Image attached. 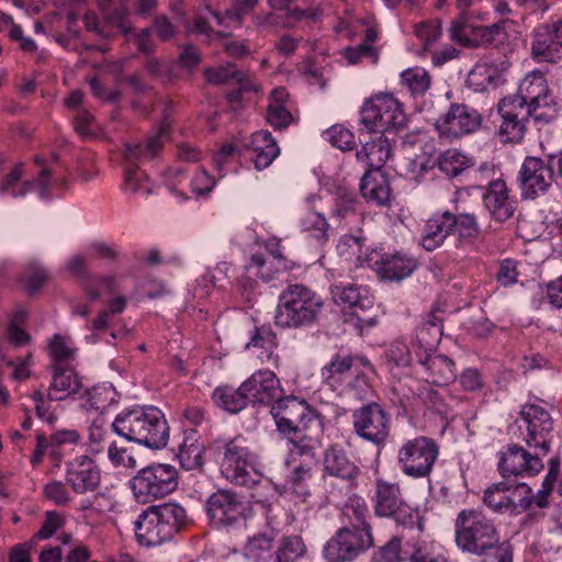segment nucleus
Here are the masks:
<instances>
[{"instance_id":"nucleus-52","label":"nucleus","mask_w":562,"mask_h":562,"mask_svg":"<svg viewBox=\"0 0 562 562\" xmlns=\"http://www.w3.org/2000/svg\"><path fill=\"white\" fill-rule=\"evenodd\" d=\"M409 562H449L446 554L435 542L422 541L413 546L408 554Z\"/></svg>"},{"instance_id":"nucleus-64","label":"nucleus","mask_w":562,"mask_h":562,"mask_svg":"<svg viewBox=\"0 0 562 562\" xmlns=\"http://www.w3.org/2000/svg\"><path fill=\"white\" fill-rule=\"evenodd\" d=\"M359 201L353 192L346 190H339L336 199V207L334 209V215L337 217H347L357 212Z\"/></svg>"},{"instance_id":"nucleus-61","label":"nucleus","mask_w":562,"mask_h":562,"mask_svg":"<svg viewBox=\"0 0 562 562\" xmlns=\"http://www.w3.org/2000/svg\"><path fill=\"white\" fill-rule=\"evenodd\" d=\"M379 554L383 562H406L409 552L402 548L401 538L393 537L379 549Z\"/></svg>"},{"instance_id":"nucleus-37","label":"nucleus","mask_w":562,"mask_h":562,"mask_svg":"<svg viewBox=\"0 0 562 562\" xmlns=\"http://www.w3.org/2000/svg\"><path fill=\"white\" fill-rule=\"evenodd\" d=\"M392 154V144L385 134H380L363 144L357 151L358 161L366 162V170H381Z\"/></svg>"},{"instance_id":"nucleus-59","label":"nucleus","mask_w":562,"mask_h":562,"mask_svg":"<svg viewBox=\"0 0 562 562\" xmlns=\"http://www.w3.org/2000/svg\"><path fill=\"white\" fill-rule=\"evenodd\" d=\"M330 144L342 151L352 150L356 147L353 133L342 125H334L326 131Z\"/></svg>"},{"instance_id":"nucleus-36","label":"nucleus","mask_w":562,"mask_h":562,"mask_svg":"<svg viewBox=\"0 0 562 562\" xmlns=\"http://www.w3.org/2000/svg\"><path fill=\"white\" fill-rule=\"evenodd\" d=\"M554 35L550 25H541L535 31L531 52L536 59L557 63L562 58V42Z\"/></svg>"},{"instance_id":"nucleus-42","label":"nucleus","mask_w":562,"mask_h":562,"mask_svg":"<svg viewBox=\"0 0 562 562\" xmlns=\"http://www.w3.org/2000/svg\"><path fill=\"white\" fill-rule=\"evenodd\" d=\"M443 335L442 321L431 311L416 330V340L425 353L435 351Z\"/></svg>"},{"instance_id":"nucleus-28","label":"nucleus","mask_w":562,"mask_h":562,"mask_svg":"<svg viewBox=\"0 0 562 562\" xmlns=\"http://www.w3.org/2000/svg\"><path fill=\"white\" fill-rule=\"evenodd\" d=\"M372 260V258L369 259V265L382 280L389 281H402L408 278L418 267V262L414 257L400 251L383 254L371 263Z\"/></svg>"},{"instance_id":"nucleus-17","label":"nucleus","mask_w":562,"mask_h":562,"mask_svg":"<svg viewBox=\"0 0 562 562\" xmlns=\"http://www.w3.org/2000/svg\"><path fill=\"white\" fill-rule=\"evenodd\" d=\"M475 173L481 180L487 182L485 192L482 194V201L491 217L498 223L512 218L517 209V200L510 194V190L503 179H494V167L483 164L475 170Z\"/></svg>"},{"instance_id":"nucleus-62","label":"nucleus","mask_w":562,"mask_h":562,"mask_svg":"<svg viewBox=\"0 0 562 562\" xmlns=\"http://www.w3.org/2000/svg\"><path fill=\"white\" fill-rule=\"evenodd\" d=\"M518 262L507 258L499 262L495 279L502 286H510L518 282Z\"/></svg>"},{"instance_id":"nucleus-4","label":"nucleus","mask_w":562,"mask_h":562,"mask_svg":"<svg viewBox=\"0 0 562 562\" xmlns=\"http://www.w3.org/2000/svg\"><path fill=\"white\" fill-rule=\"evenodd\" d=\"M191 522L187 509L179 503L151 505L138 515L135 536L139 544L156 547L172 540Z\"/></svg>"},{"instance_id":"nucleus-46","label":"nucleus","mask_w":562,"mask_h":562,"mask_svg":"<svg viewBox=\"0 0 562 562\" xmlns=\"http://www.w3.org/2000/svg\"><path fill=\"white\" fill-rule=\"evenodd\" d=\"M474 165L472 157H469L458 149H447L439 155L437 166L450 178L458 177Z\"/></svg>"},{"instance_id":"nucleus-16","label":"nucleus","mask_w":562,"mask_h":562,"mask_svg":"<svg viewBox=\"0 0 562 562\" xmlns=\"http://www.w3.org/2000/svg\"><path fill=\"white\" fill-rule=\"evenodd\" d=\"M352 430L363 441L376 448L386 445L391 434V415L379 403L370 402L352 411Z\"/></svg>"},{"instance_id":"nucleus-63","label":"nucleus","mask_w":562,"mask_h":562,"mask_svg":"<svg viewBox=\"0 0 562 562\" xmlns=\"http://www.w3.org/2000/svg\"><path fill=\"white\" fill-rule=\"evenodd\" d=\"M258 0H235L233 5L225 10V15L233 25L240 26L246 15L254 11Z\"/></svg>"},{"instance_id":"nucleus-31","label":"nucleus","mask_w":562,"mask_h":562,"mask_svg":"<svg viewBox=\"0 0 562 562\" xmlns=\"http://www.w3.org/2000/svg\"><path fill=\"white\" fill-rule=\"evenodd\" d=\"M418 363L425 370L424 379L428 383L447 385L457 376L454 362L447 356L428 352L418 358Z\"/></svg>"},{"instance_id":"nucleus-41","label":"nucleus","mask_w":562,"mask_h":562,"mask_svg":"<svg viewBox=\"0 0 562 562\" xmlns=\"http://www.w3.org/2000/svg\"><path fill=\"white\" fill-rule=\"evenodd\" d=\"M203 451L204 446L199 440L196 431L192 429L184 432L177 453L181 468L187 471L200 469L203 465Z\"/></svg>"},{"instance_id":"nucleus-6","label":"nucleus","mask_w":562,"mask_h":562,"mask_svg":"<svg viewBox=\"0 0 562 562\" xmlns=\"http://www.w3.org/2000/svg\"><path fill=\"white\" fill-rule=\"evenodd\" d=\"M480 234L473 213L454 214L449 211L434 214L424 225L420 244L427 251L439 248L449 235H456L460 244H473Z\"/></svg>"},{"instance_id":"nucleus-14","label":"nucleus","mask_w":562,"mask_h":562,"mask_svg":"<svg viewBox=\"0 0 562 562\" xmlns=\"http://www.w3.org/2000/svg\"><path fill=\"white\" fill-rule=\"evenodd\" d=\"M361 123L372 133L386 134L404 127L406 114L402 104L392 94H381L364 102Z\"/></svg>"},{"instance_id":"nucleus-58","label":"nucleus","mask_w":562,"mask_h":562,"mask_svg":"<svg viewBox=\"0 0 562 562\" xmlns=\"http://www.w3.org/2000/svg\"><path fill=\"white\" fill-rule=\"evenodd\" d=\"M363 246L364 238L353 235H344L337 244V251L341 257H345L346 260H352L355 257L357 261H360ZM356 265L358 266V262H356Z\"/></svg>"},{"instance_id":"nucleus-43","label":"nucleus","mask_w":562,"mask_h":562,"mask_svg":"<svg viewBox=\"0 0 562 562\" xmlns=\"http://www.w3.org/2000/svg\"><path fill=\"white\" fill-rule=\"evenodd\" d=\"M212 398L217 407L232 414L239 413L249 404L246 391H243V383L238 389L229 385L217 386Z\"/></svg>"},{"instance_id":"nucleus-3","label":"nucleus","mask_w":562,"mask_h":562,"mask_svg":"<svg viewBox=\"0 0 562 562\" xmlns=\"http://www.w3.org/2000/svg\"><path fill=\"white\" fill-rule=\"evenodd\" d=\"M207 449L218 463L223 476L231 483L252 488L261 482L258 457L244 436L216 438L209 443Z\"/></svg>"},{"instance_id":"nucleus-26","label":"nucleus","mask_w":562,"mask_h":562,"mask_svg":"<svg viewBox=\"0 0 562 562\" xmlns=\"http://www.w3.org/2000/svg\"><path fill=\"white\" fill-rule=\"evenodd\" d=\"M506 21L486 26L469 25L463 19L453 21L450 27L451 38L463 46L492 45L505 35Z\"/></svg>"},{"instance_id":"nucleus-24","label":"nucleus","mask_w":562,"mask_h":562,"mask_svg":"<svg viewBox=\"0 0 562 562\" xmlns=\"http://www.w3.org/2000/svg\"><path fill=\"white\" fill-rule=\"evenodd\" d=\"M481 123L482 116L475 109L467 104L453 103L448 112L436 121L435 126L440 135L458 138L473 133Z\"/></svg>"},{"instance_id":"nucleus-13","label":"nucleus","mask_w":562,"mask_h":562,"mask_svg":"<svg viewBox=\"0 0 562 562\" xmlns=\"http://www.w3.org/2000/svg\"><path fill=\"white\" fill-rule=\"evenodd\" d=\"M516 424L529 449L539 450L541 454L549 453L553 418L547 408L539 404H526L521 407Z\"/></svg>"},{"instance_id":"nucleus-5","label":"nucleus","mask_w":562,"mask_h":562,"mask_svg":"<svg viewBox=\"0 0 562 562\" xmlns=\"http://www.w3.org/2000/svg\"><path fill=\"white\" fill-rule=\"evenodd\" d=\"M323 306L322 297L308 286L289 284L278 297L276 325L286 329L310 327L318 322Z\"/></svg>"},{"instance_id":"nucleus-29","label":"nucleus","mask_w":562,"mask_h":562,"mask_svg":"<svg viewBox=\"0 0 562 562\" xmlns=\"http://www.w3.org/2000/svg\"><path fill=\"white\" fill-rule=\"evenodd\" d=\"M323 463L326 474L356 485L360 468L348 457L344 448L338 445L327 447L324 451Z\"/></svg>"},{"instance_id":"nucleus-48","label":"nucleus","mask_w":562,"mask_h":562,"mask_svg":"<svg viewBox=\"0 0 562 562\" xmlns=\"http://www.w3.org/2000/svg\"><path fill=\"white\" fill-rule=\"evenodd\" d=\"M313 473L312 469L304 464L296 465L290 473L286 484L296 502L306 503L311 497L310 484Z\"/></svg>"},{"instance_id":"nucleus-60","label":"nucleus","mask_w":562,"mask_h":562,"mask_svg":"<svg viewBox=\"0 0 562 562\" xmlns=\"http://www.w3.org/2000/svg\"><path fill=\"white\" fill-rule=\"evenodd\" d=\"M23 280L27 292L33 294L48 280V273L40 263L30 262L25 270Z\"/></svg>"},{"instance_id":"nucleus-23","label":"nucleus","mask_w":562,"mask_h":562,"mask_svg":"<svg viewBox=\"0 0 562 562\" xmlns=\"http://www.w3.org/2000/svg\"><path fill=\"white\" fill-rule=\"evenodd\" d=\"M497 111L502 117L498 128L502 142L519 143L525 136L526 123L530 117L533 120V113L512 95L499 100Z\"/></svg>"},{"instance_id":"nucleus-1","label":"nucleus","mask_w":562,"mask_h":562,"mask_svg":"<svg viewBox=\"0 0 562 562\" xmlns=\"http://www.w3.org/2000/svg\"><path fill=\"white\" fill-rule=\"evenodd\" d=\"M454 543L465 554L493 557L495 562H514V547L501 541L495 520L482 509L464 508L454 520Z\"/></svg>"},{"instance_id":"nucleus-30","label":"nucleus","mask_w":562,"mask_h":562,"mask_svg":"<svg viewBox=\"0 0 562 562\" xmlns=\"http://www.w3.org/2000/svg\"><path fill=\"white\" fill-rule=\"evenodd\" d=\"M330 293L336 304L349 307V310H368L374 306V296L366 286L351 282L335 281L330 285Z\"/></svg>"},{"instance_id":"nucleus-11","label":"nucleus","mask_w":562,"mask_h":562,"mask_svg":"<svg viewBox=\"0 0 562 562\" xmlns=\"http://www.w3.org/2000/svg\"><path fill=\"white\" fill-rule=\"evenodd\" d=\"M98 12L88 11L82 18L87 31L102 38H112L119 34L128 35L134 25L130 20V10L123 3L113 0H97Z\"/></svg>"},{"instance_id":"nucleus-57","label":"nucleus","mask_w":562,"mask_h":562,"mask_svg":"<svg viewBox=\"0 0 562 562\" xmlns=\"http://www.w3.org/2000/svg\"><path fill=\"white\" fill-rule=\"evenodd\" d=\"M373 308L374 306L368 310L353 307L350 312L346 313L345 323L351 325L362 334L364 329L374 327L378 324V317Z\"/></svg>"},{"instance_id":"nucleus-47","label":"nucleus","mask_w":562,"mask_h":562,"mask_svg":"<svg viewBox=\"0 0 562 562\" xmlns=\"http://www.w3.org/2000/svg\"><path fill=\"white\" fill-rule=\"evenodd\" d=\"M385 364L389 371L398 375L402 369L412 363V355L408 346L403 340H395L389 345L384 351Z\"/></svg>"},{"instance_id":"nucleus-33","label":"nucleus","mask_w":562,"mask_h":562,"mask_svg":"<svg viewBox=\"0 0 562 562\" xmlns=\"http://www.w3.org/2000/svg\"><path fill=\"white\" fill-rule=\"evenodd\" d=\"M359 189L368 202L385 206L391 200V187L387 176L382 170H366Z\"/></svg>"},{"instance_id":"nucleus-10","label":"nucleus","mask_w":562,"mask_h":562,"mask_svg":"<svg viewBox=\"0 0 562 562\" xmlns=\"http://www.w3.org/2000/svg\"><path fill=\"white\" fill-rule=\"evenodd\" d=\"M533 113V121L538 124H548L557 117L558 108L544 75L535 70L526 75L512 94Z\"/></svg>"},{"instance_id":"nucleus-12","label":"nucleus","mask_w":562,"mask_h":562,"mask_svg":"<svg viewBox=\"0 0 562 562\" xmlns=\"http://www.w3.org/2000/svg\"><path fill=\"white\" fill-rule=\"evenodd\" d=\"M483 504L496 514L518 515L536 505L532 490L526 483L510 484L507 481L493 483L483 492Z\"/></svg>"},{"instance_id":"nucleus-49","label":"nucleus","mask_w":562,"mask_h":562,"mask_svg":"<svg viewBox=\"0 0 562 562\" xmlns=\"http://www.w3.org/2000/svg\"><path fill=\"white\" fill-rule=\"evenodd\" d=\"M280 269H285V262L279 265L277 260H269L261 254H254L245 266L247 274H254L263 282L274 279Z\"/></svg>"},{"instance_id":"nucleus-54","label":"nucleus","mask_w":562,"mask_h":562,"mask_svg":"<svg viewBox=\"0 0 562 562\" xmlns=\"http://www.w3.org/2000/svg\"><path fill=\"white\" fill-rule=\"evenodd\" d=\"M549 471L542 482V488L535 495L536 506L544 508L548 505V496L552 492L553 485L558 479L560 472L561 460L560 457L555 456L549 460Z\"/></svg>"},{"instance_id":"nucleus-56","label":"nucleus","mask_w":562,"mask_h":562,"mask_svg":"<svg viewBox=\"0 0 562 562\" xmlns=\"http://www.w3.org/2000/svg\"><path fill=\"white\" fill-rule=\"evenodd\" d=\"M414 34L423 42V48L429 49L441 35L439 20L423 21L414 25Z\"/></svg>"},{"instance_id":"nucleus-27","label":"nucleus","mask_w":562,"mask_h":562,"mask_svg":"<svg viewBox=\"0 0 562 562\" xmlns=\"http://www.w3.org/2000/svg\"><path fill=\"white\" fill-rule=\"evenodd\" d=\"M66 482L76 494L94 492L101 484V471L93 459L79 456L67 463Z\"/></svg>"},{"instance_id":"nucleus-22","label":"nucleus","mask_w":562,"mask_h":562,"mask_svg":"<svg viewBox=\"0 0 562 562\" xmlns=\"http://www.w3.org/2000/svg\"><path fill=\"white\" fill-rule=\"evenodd\" d=\"M245 510V503L229 490H218L205 502V512L214 528H226L238 524L244 518Z\"/></svg>"},{"instance_id":"nucleus-40","label":"nucleus","mask_w":562,"mask_h":562,"mask_svg":"<svg viewBox=\"0 0 562 562\" xmlns=\"http://www.w3.org/2000/svg\"><path fill=\"white\" fill-rule=\"evenodd\" d=\"M289 93L283 87L274 88L269 97L266 120L274 130H284L293 121L292 113L286 109Z\"/></svg>"},{"instance_id":"nucleus-45","label":"nucleus","mask_w":562,"mask_h":562,"mask_svg":"<svg viewBox=\"0 0 562 562\" xmlns=\"http://www.w3.org/2000/svg\"><path fill=\"white\" fill-rule=\"evenodd\" d=\"M318 430L315 426H308L282 436L292 445L291 453L301 457H314L317 443L315 435Z\"/></svg>"},{"instance_id":"nucleus-55","label":"nucleus","mask_w":562,"mask_h":562,"mask_svg":"<svg viewBox=\"0 0 562 562\" xmlns=\"http://www.w3.org/2000/svg\"><path fill=\"white\" fill-rule=\"evenodd\" d=\"M108 458L115 468L134 469L136 467V459L131 449L122 442L112 441L109 443Z\"/></svg>"},{"instance_id":"nucleus-53","label":"nucleus","mask_w":562,"mask_h":562,"mask_svg":"<svg viewBox=\"0 0 562 562\" xmlns=\"http://www.w3.org/2000/svg\"><path fill=\"white\" fill-rule=\"evenodd\" d=\"M48 353L52 366H68L75 359L76 350L67 344L64 336L55 334L49 341Z\"/></svg>"},{"instance_id":"nucleus-19","label":"nucleus","mask_w":562,"mask_h":562,"mask_svg":"<svg viewBox=\"0 0 562 562\" xmlns=\"http://www.w3.org/2000/svg\"><path fill=\"white\" fill-rule=\"evenodd\" d=\"M271 414L281 435H290V431L308 426L321 429L317 413L312 409L306 401H300L294 396H281L271 406Z\"/></svg>"},{"instance_id":"nucleus-32","label":"nucleus","mask_w":562,"mask_h":562,"mask_svg":"<svg viewBox=\"0 0 562 562\" xmlns=\"http://www.w3.org/2000/svg\"><path fill=\"white\" fill-rule=\"evenodd\" d=\"M52 383L48 391L50 401H64L79 392L82 387L81 378L70 366H50Z\"/></svg>"},{"instance_id":"nucleus-39","label":"nucleus","mask_w":562,"mask_h":562,"mask_svg":"<svg viewBox=\"0 0 562 562\" xmlns=\"http://www.w3.org/2000/svg\"><path fill=\"white\" fill-rule=\"evenodd\" d=\"M369 518L370 512L366 501L357 495L349 497L341 508V528L372 532Z\"/></svg>"},{"instance_id":"nucleus-2","label":"nucleus","mask_w":562,"mask_h":562,"mask_svg":"<svg viewBox=\"0 0 562 562\" xmlns=\"http://www.w3.org/2000/svg\"><path fill=\"white\" fill-rule=\"evenodd\" d=\"M111 428L128 442H136L153 450L167 446L169 425L165 414L156 406H134L116 415Z\"/></svg>"},{"instance_id":"nucleus-38","label":"nucleus","mask_w":562,"mask_h":562,"mask_svg":"<svg viewBox=\"0 0 562 562\" xmlns=\"http://www.w3.org/2000/svg\"><path fill=\"white\" fill-rule=\"evenodd\" d=\"M357 358L349 353H335L330 361L321 369V378L324 384L336 390L344 385L356 364Z\"/></svg>"},{"instance_id":"nucleus-35","label":"nucleus","mask_w":562,"mask_h":562,"mask_svg":"<svg viewBox=\"0 0 562 562\" xmlns=\"http://www.w3.org/2000/svg\"><path fill=\"white\" fill-rule=\"evenodd\" d=\"M245 146L254 151L252 160L257 170L268 168L280 154V148L269 131L252 133Z\"/></svg>"},{"instance_id":"nucleus-50","label":"nucleus","mask_w":562,"mask_h":562,"mask_svg":"<svg viewBox=\"0 0 562 562\" xmlns=\"http://www.w3.org/2000/svg\"><path fill=\"white\" fill-rule=\"evenodd\" d=\"M273 540L266 533H257L245 546V557L254 562H267L274 555Z\"/></svg>"},{"instance_id":"nucleus-7","label":"nucleus","mask_w":562,"mask_h":562,"mask_svg":"<svg viewBox=\"0 0 562 562\" xmlns=\"http://www.w3.org/2000/svg\"><path fill=\"white\" fill-rule=\"evenodd\" d=\"M374 513L379 517L392 518L396 524L424 531V517L417 507H412L403 498L397 483L378 480L375 483Z\"/></svg>"},{"instance_id":"nucleus-15","label":"nucleus","mask_w":562,"mask_h":562,"mask_svg":"<svg viewBox=\"0 0 562 562\" xmlns=\"http://www.w3.org/2000/svg\"><path fill=\"white\" fill-rule=\"evenodd\" d=\"M168 132L169 126L164 123L154 135L147 137L144 145H125L123 154L125 160L124 190L131 191L132 193H137L144 190L146 193H150V190L143 188L140 183L143 175L138 170V164L147 159H153L159 154L165 144Z\"/></svg>"},{"instance_id":"nucleus-8","label":"nucleus","mask_w":562,"mask_h":562,"mask_svg":"<svg viewBox=\"0 0 562 562\" xmlns=\"http://www.w3.org/2000/svg\"><path fill=\"white\" fill-rule=\"evenodd\" d=\"M178 486L175 467L155 463L139 470L130 480V487L138 503L147 504L171 494Z\"/></svg>"},{"instance_id":"nucleus-9","label":"nucleus","mask_w":562,"mask_h":562,"mask_svg":"<svg viewBox=\"0 0 562 562\" xmlns=\"http://www.w3.org/2000/svg\"><path fill=\"white\" fill-rule=\"evenodd\" d=\"M439 443L428 436H416L404 441L397 450V464L412 479L428 477L439 458Z\"/></svg>"},{"instance_id":"nucleus-25","label":"nucleus","mask_w":562,"mask_h":562,"mask_svg":"<svg viewBox=\"0 0 562 562\" xmlns=\"http://www.w3.org/2000/svg\"><path fill=\"white\" fill-rule=\"evenodd\" d=\"M249 404L273 405L283 394L280 380L271 370H258L243 382Z\"/></svg>"},{"instance_id":"nucleus-44","label":"nucleus","mask_w":562,"mask_h":562,"mask_svg":"<svg viewBox=\"0 0 562 562\" xmlns=\"http://www.w3.org/2000/svg\"><path fill=\"white\" fill-rule=\"evenodd\" d=\"M307 554V547L302 536H282L274 550L277 562H300Z\"/></svg>"},{"instance_id":"nucleus-51","label":"nucleus","mask_w":562,"mask_h":562,"mask_svg":"<svg viewBox=\"0 0 562 562\" xmlns=\"http://www.w3.org/2000/svg\"><path fill=\"white\" fill-rule=\"evenodd\" d=\"M401 79L413 95H423L429 89L431 81L429 74L420 67L404 70Z\"/></svg>"},{"instance_id":"nucleus-34","label":"nucleus","mask_w":562,"mask_h":562,"mask_svg":"<svg viewBox=\"0 0 562 562\" xmlns=\"http://www.w3.org/2000/svg\"><path fill=\"white\" fill-rule=\"evenodd\" d=\"M278 347L277 334L272 330L270 325L256 326L250 331L248 342L245 345L246 350L251 348L259 349L260 352L257 357L262 363H269L274 367L279 366V356L276 353Z\"/></svg>"},{"instance_id":"nucleus-21","label":"nucleus","mask_w":562,"mask_h":562,"mask_svg":"<svg viewBox=\"0 0 562 562\" xmlns=\"http://www.w3.org/2000/svg\"><path fill=\"white\" fill-rule=\"evenodd\" d=\"M546 456L539 453V450H527L518 443H510L498 452L497 470L505 480L535 476L544 468L542 459Z\"/></svg>"},{"instance_id":"nucleus-18","label":"nucleus","mask_w":562,"mask_h":562,"mask_svg":"<svg viewBox=\"0 0 562 562\" xmlns=\"http://www.w3.org/2000/svg\"><path fill=\"white\" fill-rule=\"evenodd\" d=\"M373 546L372 532L339 528L325 543L323 555L327 562H351Z\"/></svg>"},{"instance_id":"nucleus-20","label":"nucleus","mask_w":562,"mask_h":562,"mask_svg":"<svg viewBox=\"0 0 562 562\" xmlns=\"http://www.w3.org/2000/svg\"><path fill=\"white\" fill-rule=\"evenodd\" d=\"M550 157L527 156L519 169L517 183L522 200H533L548 192L554 181Z\"/></svg>"}]
</instances>
